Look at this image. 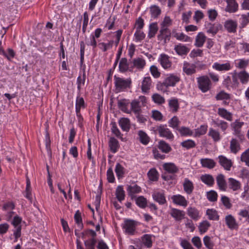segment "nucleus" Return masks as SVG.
<instances>
[{"label":"nucleus","instance_id":"obj_1","mask_svg":"<svg viewBox=\"0 0 249 249\" xmlns=\"http://www.w3.org/2000/svg\"><path fill=\"white\" fill-rule=\"evenodd\" d=\"M114 80L115 90L116 93L126 91L131 88L132 82L130 77L124 78L115 75L114 76Z\"/></svg>","mask_w":249,"mask_h":249},{"label":"nucleus","instance_id":"obj_2","mask_svg":"<svg viewBox=\"0 0 249 249\" xmlns=\"http://www.w3.org/2000/svg\"><path fill=\"white\" fill-rule=\"evenodd\" d=\"M231 76H227L223 81V86L228 89H236L240 85V82L236 74V70L230 73Z\"/></svg>","mask_w":249,"mask_h":249},{"label":"nucleus","instance_id":"obj_3","mask_svg":"<svg viewBox=\"0 0 249 249\" xmlns=\"http://www.w3.org/2000/svg\"><path fill=\"white\" fill-rule=\"evenodd\" d=\"M152 130L155 134H158L160 137L165 138L167 140L172 141L174 136L172 131L168 128L166 124H160L153 127Z\"/></svg>","mask_w":249,"mask_h":249},{"label":"nucleus","instance_id":"obj_4","mask_svg":"<svg viewBox=\"0 0 249 249\" xmlns=\"http://www.w3.org/2000/svg\"><path fill=\"white\" fill-rule=\"evenodd\" d=\"M198 88L203 93L210 90L212 88V82L208 75H205L196 78Z\"/></svg>","mask_w":249,"mask_h":249},{"label":"nucleus","instance_id":"obj_5","mask_svg":"<svg viewBox=\"0 0 249 249\" xmlns=\"http://www.w3.org/2000/svg\"><path fill=\"white\" fill-rule=\"evenodd\" d=\"M243 122H240L239 120H236L234 122L231 124V128L233 132V134L236 136L240 141L245 139L244 135L242 134L241 129L244 125Z\"/></svg>","mask_w":249,"mask_h":249},{"label":"nucleus","instance_id":"obj_6","mask_svg":"<svg viewBox=\"0 0 249 249\" xmlns=\"http://www.w3.org/2000/svg\"><path fill=\"white\" fill-rule=\"evenodd\" d=\"M206 32L208 34H211L214 36L219 30H222V25L219 23H212L206 22L205 25Z\"/></svg>","mask_w":249,"mask_h":249},{"label":"nucleus","instance_id":"obj_7","mask_svg":"<svg viewBox=\"0 0 249 249\" xmlns=\"http://www.w3.org/2000/svg\"><path fill=\"white\" fill-rule=\"evenodd\" d=\"M137 223L133 220H126L124 222L123 228L125 232L129 235H133L136 231Z\"/></svg>","mask_w":249,"mask_h":249},{"label":"nucleus","instance_id":"obj_8","mask_svg":"<svg viewBox=\"0 0 249 249\" xmlns=\"http://www.w3.org/2000/svg\"><path fill=\"white\" fill-rule=\"evenodd\" d=\"M212 68L213 70L218 71H228L232 69V66L231 63L228 61L225 63L214 62Z\"/></svg>","mask_w":249,"mask_h":249},{"label":"nucleus","instance_id":"obj_9","mask_svg":"<svg viewBox=\"0 0 249 249\" xmlns=\"http://www.w3.org/2000/svg\"><path fill=\"white\" fill-rule=\"evenodd\" d=\"M158 61L165 70H169L172 68V62L170 59V57L165 53L160 54Z\"/></svg>","mask_w":249,"mask_h":249},{"label":"nucleus","instance_id":"obj_10","mask_svg":"<svg viewBox=\"0 0 249 249\" xmlns=\"http://www.w3.org/2000/svg\"><path fill=\"white\" fill-rule=\"evenodd\" d=\"M217 159L219 164L225 170L228 171L231 170V167L233 165L231 160L228 159L226 157L223 155L219 156Z\"/></svg>","mask_w":249,"mask_h":249},{"label":"nucleus","instance_id":"obj_11","mask_svg":"<svg viewBox=\"0 0 249 249\" xmlns=\"http://www.w3.org/2000/svg\"><path fill=\"white\" fill-rule=\"evenodd\" d=\"M238 23L236 20L228 19L224 22V27L229 33H235L236 32Z\"/></svg>","mask_w":249,"mask_h":249},{"label":"nucleus","instance_id":"obj_12","mask_svg":"<svg viewBox=\"0 0 249 249\" xmlns=\"http://www.w3.org/2000/svg\"><path fill=\"white\" fill-rule=\"evenodd\" d=\"M152 87V81L150 76L144 77L142 81L141 90L143 93H148Z\"/></svg>","mask_w":249,"mask_h":249},{"label":"nucleus","instance_id":"obj_13","mask_svg":"<svg viewBox=\"0 0 249 249\" xmlns=\"http://www.w3.org/2000/svg\"><path fill=\"white\" fill-rule=\"evenodd\" d=\"M152 197L155 201L160 205H163L167 202L163 190L154 191L152 193Z\"/></svg>","mask_w":249,"mask_h":249},{"label":"nucleus","instance_id":"obj_14","mask_svg":"<svg viewBox=\"0 0 249 249\" xmlns=\"http://www.w3.org/2000/svg\"><path fill=\"white\" fill-rule=\"evenodd\" d=\"M216 181L219 190L225 192L227 189V184L225 176L222 174H218L216 177Z\"/></svg>","mask_w":249,"mask_h":249},{"label":"nucleus","instance_id":"obj_15","mask_svg":"<svg viewBox=\"0 0 249 249\" xmlns=\"http://www.w3.org/2000/svg\"><path fill=\"white\" fill-rule=\"evenodd\" d=\"M171 199L174 204L184 207H186L188 204L185 197L179 194L172 196Z\"/></svg>","mask_w":249,"mask_h":249},{"label":"nucleus","instance_id":"obj_16","mask_svg":"<svg viewBox=\"0 0 249 249\" xmlns=\"http://www.w3.org/2000/svg\"><path fill=\"white\" fill-rule=\"evenodd\" d=\"M196 66L195 64L185 61L183 65V71L187 75H192L196 72Z\"/></svg>","mask_w":249,"mask_h":249},{"label":"nucleus","instance_id":"obj_17","mask_svg":"<svg viewBox=\"0 0 249 249\" xmlns=\"http://www.w3.org/2000/svg\"><path fill=\"white\" fill-rule=\"evenodd\" d=\"M227 6L225 11L230 13H233L238 10V4L236 0H226Z\"/></svg>","mask_w":249,"mask_h":249},{"label":"nucleus","instance_id":"obj_18","mask_svg":"<svg viewBox=\"0 0 249 249\" xmlns=\"http://www.w3.org/2000/svg\"><path fill=\"white\" fill-rule=\"evenodd\" d=\"M171 32L168 28H161L159 32V34L158 35V39L160 41L164 40L165 42L166 41H169L170 38Z\"/></svg>","mask_w":249,"mask_h":249},{"label":"nucleus","instance_id":"obj_19","mask_svg":"<svg viewBox=\"0 0 249 249\" xmlns=\"http://www.w3.org/2000/svg\"><path fill=\"white\" fill-rule=\"evenodd\" d=\"M187 214L195 221L198 220L201 217L199 211L195 207H189L187 209Z\"/></svg>","mask_w":249,"mask_h":249},{"label":"nucleus","instance_id":"obj_20","mask_svg":"<svg viewBox=\"0 0 249 249\" xmlns=\"http://www.w3.org/2000/svg\"><path fill=\"white\" fill-rule=\"evenodd\" d=\"M180 80V77L177 75L171 74L164 79V84L168 87H174Z\"/></svg>","mask_w":249,"mask_h":249},{"label":"nucleus","instance_id":"obj_21","mask_svg":"<svg viewBox=\"0 0 249 249\" xmlns=\"http://www.w3.org/2000/svg\"><path fill=\"white\" fill-rule=\"evenodd\" d=\"M225 222L228 227L231 230L237 229L238 228V225L235 218L231 214H229L226 216Z\"/></svg>","mask_w":249,"mask_h":249},{"label":"nucleus","instance_id":"obj_22","mask_svg":"<svg viewBox=\"0 0 249 249\" xmlns=\"http://www.w3.org/2000/svg\"><path fill=\"white\" fill-rule=\"evenodd\" d=\"M236 74L238 81H240L242 84H246L249 81V73L246 70H242L237 72L236 71Z\"/></svg>","mask_w":249,"mask_h":249},{"label":"nucleus","instance_id":"obj_23","mask_svg":"<svg viewBox=\"0 0 249 249\" xmlns=\"http://www.w3.org/2000/svg\"><path fill=\"white\" fill-rule=\"evenodd\" d=\"M126 190L129 196L131 199L135 197V195L140 193L142 191L141 188L137 184L130 185L127 186Z\"/></svg>","mask_w":249,"mask_h":249},{"label":"nucleus","instance_id":"obj_24","mask_svg":"<svg viewBox=\"0 0 249 249\" xmlns=\"http://www.w3.org/2000/svg\"><path fill=\"white\" fill-rule=\"evenodd\" d=\"M133 65L130 66V68L132 70L136 68L139 70H142L146 65L145 61L142 57H137L132 60Z\"/></svg>","mask_w":249,"mask_h":249},{"label":"nucleus","instance_id":"obj_25","mask_svg":"<svg viewBox=\"0 0 249 249\" xmlns=\"http://www.w3.org/2000/svg\"><path fill=\"white\" fill-rule=\"evenodd\" d=\"M182 186L184 191L187 195H191L194 190V184L188 178H185L184 179Z\"/></svg>","mask_w":249,"mask_h":249},{"label":"nucleus","instance_id":"obj_26","mask_svg":"<svg viewBox=\"0 0 249 249\" xmlns=\"http://www.w3.org/2000/svg\"><path fill=\"white\" fill-rule=\"evenodd\" d=\"M234 66L236 68L245 70L249 64V59L240 58L234 60Z\"/></svg>","mask_w":249,"mask_h":249},{"label":"nucleus","instance_id":"obj_27","mask_svg":"<svg viewBox=\"0 0 249 249\" xmlns=\"http://www.w3.org/2000/svg\"><path fill=\"white\" fill-rule=\"evenodd\" d=\"M169 111L173 113L178 111L179 108V104L178 99L175 98H171L168 101Z\"/></svg>","mask_w":249,"mask_h":249},{"label":"nucleus","instance_id":"obj_28","mask_svg":"<svg viewBox=\"0 0 249 249\" xmlns=\"http://www.w3.org/2000/svg\"><path fill=\"white\" fill-rule=\"evenodd\" d=\"M230 149L231 153L236 154L241 149V146L238 140L232 138L230 141Z\"/></svg>","mask_w":249,"mask_h":249},{"label":"nucleus","instance_id":"obj_29","mask_svg":"<svg viewBox=\"0 0 249 249\" xmlns=\"http://www.w3.org/2000/svg\"><path fill=\"white\" fill-rule=\"evenodd\" d=\"M174 50L179 55H186L190 51V49L186 46L179 44L175 46Z\"/></svg>","mask_w":249,"mask_h":249},{"label":"nucleus","instance_id":"obj_30","mask_svg":"<svg viewBox=\"0 0 249 249\" xmlns=\"http://www.w3.org/2000/svg\"><path fill=\"white\" fill-rule=\"evenodd\" d=\"M218 115L222 118L229 121L232 120V114L224 108L220 107L217 109Z\"/></svg>","mask_w":249,"mask_h":249},{"label":"nucleus","instance_id":"obj_31","mask_svg":"<svg viewBox=\"0 0 249 249\" xmlns=\"http://www.w3.org/2000/svg\"><path fill=\"white\" fill-rule=\"evenodd\" d=\"M108 146L111 152L115 153L120 147V144L118 141L114 137L110 138L108 142Z\"/></svg>","mask_w":249,"mask_h":249},{"label":"nucleus","instance_id":"obj_32","mask_svg":"<svg viewBox=\"0 0 249 249\" xmlns=\"http://www.w3.org/2000/svg\"><path fill=\"white\" fill-rule=\"evenodd\" d=\"M119 124L124 131L128 132L130 128V122L127 118H122L119 120Z\"/></svg>","mask_w":249,"mask_h":249},{"label":"nucleus","instance_id":"obj_33","mask_svg":"<svg viewBox=\"0 0 249 249\" xmlns=\"http://www.w3.org/2000/svg\"><path fill=\"white\" fill-rule=\"evenodd\" d=\"M129 104L128 100L125 99H121L118 101V107L123 112L129 114L131 113V110L128 108Z\"/></svg>","mask_w":249,"mask_h":249},{"label":"nucleus","instance_id":"obj_34","mask_svg":"<svg viewBox=\"0 0 249 249\" xmlns=\"http://www.w3.org/2000/svg\"><path fill=\"white\" fill-rule=\"evenodd\" d=\"M170 214L176 221H180L184 217L185 213L182 210L173 208L171 210Z\"/></svg>","mask_w":249,"mask_h":249},{"label":"nucleus","instance_id":"obj_35","mask_svg":"<svg viewBox=\"0 0 249 249\" xmlns=\"http://www.w3.org/2000/svg\"><path fill=\"white\" fill-rule=\"evenodd\" d=\"M130 67L126 58L124 57L121 59L119 64V68L120 72H125L128 70H132L130 68Z\"/></svg>","mask_w":249,"mask_h":249},{"label":"nucleus","instance_id":"obj_36","mask_svg":"<svg viewBox=\"0 0 249 249\" xmlns=\"http://www.w3.org/2000/svg\"><path fill=\"white\" fill-rule=\"evenodd\" d=\"M200 180L202 182L209 186H213L214 183V179L212 175L210 174L202 175L200 177Z\"/></svg>","mask_w":249,"mask_h":249},{"label":"nucleus","instance_id":"obj_37","mask_svg":"<svg viewBox=\"0 0 249 249\" xmlns=\"http://www.w3.org/2000/svg\"><path fill=\"white\" fill-rule=\"evenodd\" d=\"M229 188L233 191H236L240 189L241 187V183L237 180L230 178L228 179Z\"/></svg>","mask_w":249,"mask_h":249},{"label":"nucleus","instance_id":"obj_38","mask_svg":"<svg viewBox=\"0 0 249 249\" xmlns=\"http://www.w3.org/2000/svg\"><path fill=\"white\" fill-rule=\"evenodd\" d=\"M131 112L132 111L135 115H139L141 113L142 106L140 104V102L137 100H133L131 104Z\"/></svg>","mask_w":249,"mask_h":249},{"label":"nucleus","instance_id":"obj_39","mask_svg":"<svg viewBox=\"0 0 249 249\" xmlns=\"http://www.w3.org/2000/svg\"><path fill=\"white\" fill-rule=\"evenodd\" d=\"M207 39V37L202 32H199L195 39V45L197 47H201Z\"/></svg>","mask_w":249,"mask_h":249},{"label":"nucleus","instance_id":"obj_40","mask_svg":"<svg viewBox=\"0 0 249 249\" xmlns=\"http://www.w3.org/2000/svg\"><path fill=\"white\" fill-rule=\"evenodd\" d=\"M200 163L202 167L209 169H213L216 165V162L213 160L211 159H201Z\"/></svg>","mask_w":249,"mask_h":249},{"label":"nucleus","instance_id":"obj_41","mask_svg":"<svg viewBox=\"0 0 249 249\" xmlns=\"http://www.w3.org/2000/svg\"><path fill=\"white\" fill-rule=\"evenodd\" d=\"M154 236L152 234H144L142 237V242L143 245L147 248H150L153 245L152 237Z\"/></svg>","mask_w":249,"mask_h":249},{"label":"nucleus","instance_id":"obj_42","mask_svg":"<svg viewBox=\"0 0 249 249\" xmlns=\"http://www.w3.org/2000/svg\"><path fill=\"white\" fill-rule=\"evenodd\" d=\"M208 135L209 137L212 138L214 142H218L221 139L220 132L213 128H210L209 129Z\"/></svg>","mask_w":249,"mask_h":249},{"label":"nucleus","instance_id":"obj_43","mask_svg":"<svg viewBox=\"0 0 249 249\" xmlns=\"http://www.w3.org/2000/svg\"><path fill=\"white\" fill-rule=\"evenodd\" d=\"M138 135L140 142L144 145H147L150 141V137L142 130H139L138 132Z\"/></svg>","mask_w":249,"mask_h":249},{"label":"nucleus","instance_id":"obj_44","mask_svg":"<svg viewBox=\"0 0 249 249\" xmlns=\"http://www.w3.org/2000/svg\"><path fill=\"white\" fill-rule=\"evenodd\" d=\"M164 170L169 173H176L178 171V167L173 163H165L163 165Z\"/></svg>","mask_w":249,"mask_h":249},{"label":"nucleus","instance_id":"obj_45","mask_svg":"<svg viewBox=\"0 0 249 249\" xmlns=\"http://www.w3.org/2000/svg\"><path fill=\"white\" fill-rule=\"evenodd\" d=\"M158 148L164 153H168L172 150V148L170 145L163 140L159 141Z\"/></svg>","mask_w":249,"mask_h":249},{"label":"nucleus","instance_id":"obj_46","mask_svg":"<svg viewBox=\"0 0 249 249\" xmlns=\"http://www.w3.org/2000/svg\"><path fill=\"white\" fill-rule=\"evenodd\" d=\"M115 196L120 202H122L125 198V192L122 186H119L117 187L115 191Z\"/></svg>","mask_w":249,"mask_h":249},{"label":"nucleus","instance_id":"obj_47","mask_svg":"<svg viewBox=\"0 0 249 249\" xmlns=\"http://www.w3.org/2000/svg\"><path fill=\"white\" fill-rule=\"evenodd\" d=\"M159 28L157 22H153L149 25L148 37L149 38L154 37L158 31Z\"/></svg>","mask_w":249,"mask_h":249},{"label":"nucleus","instance_id":"obj_48","mask_svg":"<svg viewBox=\"0 0 249 249\" xmlns=\"http://www.w3.org/2000/svg\"><path fill=\"white\" fill-rule=\"evenodd\" d=\"M86 107V104L85 102L84 98L80 96L76 97L75 102V111H81V109Z\"/></svg>","mask_w":249,"mask_h":249},{"label":"nucleus","instance_id":"obj_49","mask_svg":"<svg viewBox=\"0 0 249 249\" xmlns=\"http://www.w3.org/2000/svg\"><path fill=\"white\" fill-rule=\"evenodd\" d=\"M150 13L152 18H157L161 14V9L157 5H151L150 7Z\"/></svg>","mask_w":249,"mask_h":249},{"label":"nucleus","instance_id":"obj_50","mask_svg":"<svg viewBox=\"0 0 249 249\" xmlns=\"http://www.w3.org/2000/svg\"><path fill=\"white\" fill-rule=\"evenodd\" d=\"M206 213L210 220H218L219 219V215L218 214L217 211L215 209H209L206 211Z\"/></svg>","mask_w":249,"mask_h":249},{"label":"nucleus","instance_id":"obj_51","mask_svg":"<svg viewBox=\"0 0 249 249\" xmlns=\"http://www.w3.org/2000/svg\"><path fill=\"white\" fill-rule=\"evenodd\" d=\"M114 44V40H110L108 41L107 43L100 42L98 44V47L99 49L102 50V52H107L108 50L111 49Z\"/></svg>","mask_w":249,"mask_h":249},{"label":"nucleus","instance_id":"obj_52","mask_svg":"<svg viewBox=\"0 0 249 249\" xmlns=\"http://www.w3.org/2000/svg\"><path fill=\"white\" fill-rule=\"evenodd\" d=\"M111 131L113 134H114L118 138L123 140V135L121 133L120 130L117 127V124L115 122H112L110 124Z\"/></svg>","mask_w":249,"mask_h":249},{"label":"nucleus","instance_id":"obj_53","mask_svg":"<svg viewBox=\"0 0 249 249\" xmlns=\"http://www.w3.org/2000/svg\"><path fill=\"white\" fill-rule=\"evenodd\" d=\"M136 204L142 209H144L147 205V200L143 196H139L135 197Z\"/></svg>","mask_w":249,"mask_h":249},{"label":"nucleus","instance_id":"obj_54","mask_svg":"<svg viewBox=\"0 0 249 249\" xmlns=\"http://www.w3.org/2000/svg\"><path fill=\"white\" fill-rule=\"evenodd\" d=\"M207 199L211 202H214L217 200L218 194L214 190H210L206 192V194Z\"/></svg>","mask_w":249,"mask_h":249},{"label":"nucleus","instance_id":"obj_55","mask_svg":"<svg viewBox=\"0 0 249 249\" xmlns=\"http://www.w3.org/2000/svg\"><path fill=\"white\" fill-rule=\"evenodd\" d=\"M211 226V224L207 220H204L199 223L198 229L201 234L205 233Z\"/></svg>","mask_w":249,"mask_h":249},{"label":"nucleus","instance_id":"obj_56","mask_svg":"<svg viewBox=\"0 0 249 249\" xmlns=\"http://www.w3.org/2000/svg\"><path fill=\"white\" fill-rule=\"evenodd\" d=\"M213 124L216 126L219 127L222 131H225L228 127V124L227 122L223 120H213Z\"/></svg>","mask_w":249,"mask_h":249},{"label":"nucleus","instance_id":"obj_57","mask_svg":"<svg viewBox=\"0 0 249 249\" xmlns=\"http://www.w3.org/2000/svg\"><path fill=\"white\" fill-rule=\"evenodd\" d=\"M208 125L207 124H202L200 127L195 130V136L199 137L205 134L207 131Z\"/></svg>","mask_w":249,"mask_h":249},{"label":"nucleus","instance_id":"obj_58","mask_svg":"<svg viewBox=\"0 0 249 249\" xmlns=\"http://www.w3.org/2000/svg\"><path fill=\"white\" fill-rule=\"evenodd\" d=\"M148 178L153 181H156L159 178V173L155 168H152L147 173Z\"/></svg>","mask_w":249,"mask_h":249},{"label":"nucleus","instance_id":"obj_59","mask_svg":"<svg viewBox=\"0 0 249 249\" xmlns=\"http://www.w3.org/2000/svg\"><path fill=\"white\" fill-rule=\"evenodd\" d=\"M216 100H230L231 99V95L224 90H221L215 96Z\"/></svg>","mask_w":249,"mask_h":249},{"label":"nucleus","instance_id":"obj_60","mask_svg":"<svg viewBox=\"0 0 249 249\" xmlns=\"http://www.w3.org/2000/svg\"><path fill=\"white\" fill-rule=\"evenodd\" d=\"M180 123V122L179 119L176 116H174L168 121L169 126L172 127L174 129H176V130H178V128L179 127V125Z\"/></svg>","mask_w":249,"mask_h":249},{"label":"nucleus","instance_id":"obj_61","mask_svg":"<svg viewBox=\"0 0 249 249\" xmlns=\"http://www.w3.org/2000/svg\"><path fill=\"white\" fill-rule=\"evenodd\" d=\"M182 147L187 149L195 148L196 146L195 142L192 140L188 139L180 143Z\"/></svg>","mask_w":249,"mask_h":249},{"label":"nucleus","instance_id":"obj_62","mask_svg":"<svg viewBox=\"0 0 249 249\" xmlns=\"http://www.w3.org/2000/svg\"><path fill=\"white\" fill-rule=\"evenodd\" d=\"M177 130L182 136H190L193 134V131L188 127L181 126L178 128Z\"/></svg>","mask_w":249,"mask_h":249},{"label":"nucleus","instance_id":"obj_63","mask_svg":"<svg viewBox=\"0 0 249 249\" xmlns=\"http://www.w3.org/2000/svg\"><path fill=\"white\" fill-rule=\"evenodd\" d=\"M152 101L158 105H162L165 102L164 98L158 93H154L152 96Z\"/></svg>","mask_w":249,"mask_h":249},{"label":"nucleus","instance_id":"obj_64","mask_svg":"<svg viewBox=\"0 0 249 249\" xmlns=\"http://www.w3.org/2000/svg\"><path fill=\"white\" fill-rule=\"evenodd\" d=\"M145 37V35L142 30H136L134 35V40L136 42L142 41Z\"/></svg>","mask_w":249,"mask_h":249}]
</instances>
